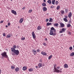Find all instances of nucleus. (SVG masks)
I'll list each match as a JSON object with an SVG mask.
<instances>
[{"instance_id":"49","label":"nucleus","mask_w":74,"mask_h":74,"mask_svg":"<svg viewBox=\"0 0 74 74\" xmlns=\"http://www.w3.org/2000/svg\"><path fill=\"white\" fill-rule=\"evenodd\" d=\"M8 25L9 26H10V25H11V24L10 23H8Z\"/></svg>"},{"instance_id":"11","label":"nucleus","mask_w":74,"mask_h":74,"mask_svg":"<svg viewBox=\"0 0 74 74\" xmlns=\"http://www.w3.org/2000/svg\"><path fill=\"white\" fill-rule=\"evenodd\" d=\"M27 70V67L26 66H23V71H25Z\"/></svg>"},{"instance_id":"20","label":"nucleus","mask_w":74,"mask_h":74,"mask_svg":"<svg viewBox=\"0 0 74 74\" xmlns=\"http://www.w3.org/2000/svg\"><path fill=\"white\" fill-rule=\"evenodd\" d=\"M42 64L41 63H39L38 64V66L39 67V68H40V67H42Z\"/></svg>"},{"instance_id":"58","label":"nucleus","mask_w":74,"mask_h":74,"mask_svg":"<svg viewBox=\"0 0 74 74\" xmlns=\"http://www.w3.org/2000/svg\"><path fill=\"white\" fill-rule=\"evenodd\" d=\"M17 48H19V46H17Z\"/></svg>"},{"instance_id":"5","label":"nucleus","mask_w":74,"mask_h":74,"mask_svg":"<svg viewBox=\"0 0 74 74\" xmlns=\"http://www.w3.org/2000/svg\"><path fill=\"white\" fill-rule=\"evenodd\" d=\"M16 48V46L15 45H14L13 46V47L11 48V51L15 50Z\"/></svg>"},{"instance_id":"33","label":"nucleus","mask_w":74,"mask_h":74,"mask_svg":"<svg viewBox=\"0 0 74 74\" xmlns=\"http://www.w3.org/2000/svg\"><path fill=\"white\" fill-rule=\"evenodd\" d=\"M60 9V6H58L56 8V9L57 10H58L59 9Z\"/></svg>"},{"instance_id":"43","label":"nucleus","mask_w":74,"mask_h":74,"mask_svg":"<svg viewBox=\"0 0 74 74\" xmlns=\"http://www.w3.org/2000/svg\"><path fill=\"white\" fill-rule=\"evenodd\" d=\"M68 33L69 34H70V35H71V32H68Z\"/></svg>"},{"instance_id":"51","label":"nucleus","mask_w":74,"mask_h":74,"mask_svg":"<svg viewBox=\"0 0 74 74\" xmlns=\"http://www.w3.org/2000/svg\"><path fill=\"white\" fill-rule=\"evenodd\" d=\"M45 41H47L48 40V39L47 38H45Z\"/></svg>"},{"instance_id":"24","label":"nucleus","mask_w":74,"mask_h":74,"mask_svg":"<svg viewBox=\"0 0 74 74\" xmlns=\"http://www.w3.org/2000/svg\"><path fill=\"white\" fill-rule=\"evenodd\" d=\"M52 25V23H47L46 26H50V25Z\"/></svg>"},{"instance_id":"53","label":"nucleus","mask_w":74,"mask_h":74,"mask_svg":"<svg viewBox=\"0 0 74 74\" xmlns=\"http://www.w3.org/2000/svg\"><path fill=\"white\" fill-rule=\"evenodd\" d=\"M25 7H23L22 8V10H25Z\"/></svg>"},{"instance_id":"44","label":"nucleus","mask_w":74,"mask_h":74,"mask_svg":"<svg viewBox=\"0 0 74 74\" xmlns=\"http://www.w3.org/2000/svg\"><path fill=\"white\" fill-rule=\"evenodd\" d=\"M64 17L65 18H66V19H67V18L68 16L67 15H65V16H64Z\"/></svg>"},{"instance_id":"28","label":"nucleus","mask_w":74,"mask_h":74,"mask_svg":"<svg viewBox=\"0 0 74 74\" xmlns=\"http://www.w3.org/2000/svg\"><path fill=\"white\" fill-rule=\"evenodd\" d=\"M55 0H52V4L54 5L55 4Z\"/></svg>"},{"instance_id":"9","label":"nucleus","mask_w":74,"mask_h":74,"mask_svg":"<svg viewBox=\"0 0 74 74\" xmlns=\"http://www.w3.org/2000/svg\"><path fill=\"white\" fill-rule=\"evenodd\" d=\"M41 29H42V28L41 27V26L39 25L37 27V30H41Z\"/></svg>"},{"instance_id":"26","label":"nucleus","mask_w":74,"mask_h":74,"mask_svg":"<svg viewBox=\"0 0 74 74\" xmlns=\"http://www.w3.org/2000/svg\"><path fill=\"white\" fill-rule=\"evenodd\" d=\"M63 20L64 21H65V22H68V20H67V19L66 18H63Z\"/></svg>"},{"instance_id":"10","label":"nucleus","mask_w":74,"mask_h":74,"mask_svg":"<svg viewBox=\"0 0 74 74\" xmlns=\"http://www.w3.org/2000/svg\"><path fill=\"white\" fill-rule=\"evenodd\" d=\"M60 25L61 26V27H64V24L60 23Z\"/></svg>"},{"instance_id":"1","label":"nucleus","mask_w":74,"mask_h":74,"mask_svg":"<svg viewBox=\"0 0 74 74\" xmlns=\"http://www.w3.org/2000/svg\"><path fill=\"white\" fill-rule=\"evenodd\" d=\"M50 32L49 33L50 35H53L55 36L56 35V29L54 28L53 27H51V28Z\"/></svg>"},{"instance_id":"19","label":"nucleus","mask_w":74,"mask_h":74,"mask_svg":"<svg viewBox=\"0 0 74 74\" xmlns=\"http://www.w3.org/2000/svg\"><path fill=\"white\" fill-rule=\"evenodd\" d=\"M41 54H42V55H45H45H47V53L43 52V51H42L41 52Z\"/></svg>"},{"instance_id":"25","label":"nucleus","mask_w":74,"mask_h":74,"mask_svg":"<svg viewBox=\"0 0 74 74\" xmlns=\"http://www.w3.org/2000/svg\"><path fill=\"white\" fill-rule=\"evenodd\" d=\"M47 3H49V4H51V0H49L47 1Z\"/></svg>"},{"instance_id":"3","label":"nucleus","mask_w":74,"mask_h":74,"mask_svg":"<svg viewBox=\"0 0 74 74\" xmlns=\"http://www.w3.org/2000/svg\"><path fill=\"white\" fill-rule=\"evenodd\" d=\"M2 57L5 58H8V55H7V52H4L1 54Z\"/></svg>"},{"instance_id":"12","label":"nucleus","mask_w":74,"mask_h":74,"mask_svg":"<svg viewBox=\"0 0 74 74\" xmlns=\"http://www.w3.org/2000/svg\"><path fill=\"white\" fill-rule=\"evenodd\" d=\"M34 70V69L33 68H31L29 69L28 70V71L29 72H32V71H33Z\"/></svg>"},{"instance_id":"61","label":"nucleus","mask_w":74,"mask_h":74,"mask_svg":"<svg viewBox=\"0 0 74 74\" xmlns=\"http://www.w3.org/2000/svg\"><path fill=\"white\" fill-rule=\"evenodd\" d=\"M18 28H19V26L18 27Z\"/></svg>"},{"instance_id":"52","label":"nucleus","mask_w":74,"mask_h":74,"mask_svg":"<svg viewBox=\"0 0 74 74\" xmlns=\"http://www.w3.org/2000/svg\"><path fill=\"white\" fill-rule=\"evenodd\" d=\"M57 69H60V67L59 66H58L57 68Z\"/></svg>"},{"instance_id":"62","label":"nucleus","mask_w":74,"mask_h":74,"mask_svg":"<svg viewBox=\"0 0 74 74\" xmlns=\"http://www.w3.org/2000/svg\"><path fill=\"white\" fill-rule=\"evenodd\" d=\"M60 0V1H62V0Z\"/></svg>"},{"instance_id":"23","label":"nucleus","mask_w":74,"mask_h":74,"mask_svg":"<svg viewBox=\"0 0 74 74\" xmlns=\"http://www.w3.org/2000/svg\"><path fill=\"white\" fill-rule=\"evenodd\" d=\"M42 5L43 7H46V6H47V5L46 4V3H42Z\"/></svg>"},{"instance_id":"2","label":"nucleus","mask_w":74,"mask_h":74,"mask_svg":"<svg viewBox=\"0 0 74 74\" xmlns=\"http://www.w3.org/2000/svg\"><path fill=\"white\" fill-rule=\"evenodd\" d=\"M12 52H14V54H12V55H17V56H18L19 54V51L18 50H12Z\"/></svg>"},{"instance_id":"6","label":"nucleus","mask_w":74,"mask_h":74,"mask_svg":"<svg viewBox=\"0 0 74 74\" xmlns=\"http://www.w3.org/2000/svg\"><path fill=\"white\" fill-rule=\"evenodd\" d=\"M62 69H60L59 70H55L53 72H56V73H62Z\"/></svg>"},{"instance_id":"38","label":"nucleus","mask_w":74,"mask_h":74,"mask_svg":"<svg viewBox=\"0 0 74 74\" xmlns=\"http://www.w3.org/2000/svg\"><path fill=\"white\" fill-rule=\"evenodd\" d=\"M32 10H29L28 12H29V13H30L32 12Z\"/></svg>"},{"instance_id":"56","label":"nucleus","mask_w":74,"mask_h":74,"mask_svg":"<svg viewBox=\"0 0 74 74\" xmlns=\"http://www.w3.org/2000/svg\"><path fill=\"white\" fill-rule=\"evenodd\" d=\"M35 67L36 69H38V66H36Z\"/></svg>"},{"instance_id":"59","label":"nucleus","mask_w":74,"mask_h":74,"mask_svg":"<svg viewBox=\"0 0 74 74\" xmlns=\"http://www.w3.org/2000/svg\"><path fill=\"white\" fill-rule=\"evenodd\" d=\"M6 27H8V25H6Z\"/></svg>"},{"instance_id":"60","label":"nucleus","mask_w":74,"mask_h":74,"mask_svg":"<svg viewBox=\"0 0 74 74\" xmlns=\"http://www.w3.org/2000/svg\"><path fill=\"white\" fill-rule=\"evenodd\" d=\"M6 51H8V49H6Z\"/></svg>"},{"instance_id":"22","label":"nucleus","mask_w":74,"mask_h":74,"mask_svg":"<svg viewBox=\"0 0 74 74\" xmlns=\"http://www.w3.org/2000/svg\"><path fill=\"white\" fill-rule=\"evenodd\" d=\"M54 25L55 27H58L59 25V24L58 23H54Z\"/></svg>"},{"instance_id":"35","label":"nucleus","mask_w":74,"mask_h":74,"mask_svg":"<svg viewBox=\"0 0 74 74\" xmlns=\"http://www.w3.org/2000/svg\"><path fill=\"white\" fill-rule=\"evenodd\" d=\"M39 62L40 63H42V60L40 59V60Z\"/></svg>"},{"instance_id":"29","label":"nucleus","mask_w":74,"mask_h":74,"mask_svg":"<svg viewBox=\"0 0 74 74\" xmlns=\"http://www.w3.org/2000/svg\"><path fill=\"white\" fill-rule=\"evenodd\" d=\"M60 12L62 14H64V11L63 10H61Z\"/></svg>"},{"instance_id":"17","label":"nucleus","mask_w":74,"mask_h":74,"mask_svg":"<svg viewBox=\"0 0 74 74\" xmlns=\"http://www.w3.org/2000/svg\"><path fill=\"white\" fill-rule=\"evenodd\" d=\"M23 18H22L20 20L19 22L20 23H22L23 22Z\"/></svg>"},{"instance_id":"8","label":"nucleus","mask_w":74,"mask_h":74,"mask_svg":"<svg viewBox=\"0 0 74 74\" xmlns=\"http://www.w3.org/2000/svg\"><path fill=\"white\" fill-rule=\"evenodd\" d=\"M11 12L12 14H14V15H16V11H15V10H12Z\"/></svg>"},{"instance_id":"46","label":"nucleus","mask_w":74,"mask_h":74,"mask_svg":"<svg viewBox=\"0 0 74 74\" xmlns=\"http://www.w3.org/2000/svg\"><path fill=\"white\" fill-rule=\"evenodd\" d=\"M4 22V21H1L0 22V23H3Z\"/></svg>"},{"instance_id":"45","label":"nucleus","mask_w":74,"mask_h":74,"mask_svg":"<svg viewBox=\"0 0 74 74\" xmlns=\"http://www.w3.org/2000/svg\"><path fill=\"white\" fill-rule=\"evenodd\" d=\"M3 36H5V33H3Z\"/></svg>"},{"instance_id":"14","label":"nucleus","mask_w":74,"mask_h":74,"mask_svg":"<svg viewBox=\"0 0 74 74\" xmlns=\"http://www.w3.org/2000/svg\"><path fill=\"white\" fill-rule=\"evenodd\" d=\"M43 11H46L47 10V8L45 7H43L42 8Z\"/></svg>"},{"instance_id":"57","label":"nucleus","mask_w":74,"mask_h":74,"mask_svg":"<svg viewBox=\"0 0 74 74\" xmlns=\"http://www.w3.org/2000/svg\"><path fill=\"white\" fill-rule=\"evenodd\" d=\"M1 70L0 69V74H1Z\"/></svg>"},{"instance_id":"13","label":"nucleus","mask_w":74,"mask_h":74,"mask_svg":"<svg viewBox=\"0 0 74 74\" xmlns=\"http://www.w3.org/2000/svg\"><path fill=\"white\" fill-rule=\"evenodd\" d=\"M71 16H72V13H71V12H70L69 13L68 17L69 18H71Z\"/></svg>"},{"instance_id":"36","label":"nucleus","mask_w":74,"mask_h":74,"mask_svg":"<svg viewBox=\"0 0 74 74\" xmlns=\"http://www.w3.org/2000/svg\"><path fill=\"white\" fill-rule=\"evenodd\" d=\"M43 45H44V46H47V44H46V43L44 42L43 43Z\"/></svg>"},{"instance_id":"18","label":"nucleus","mask_w":74,"mask_h":74,"mask_svg":"<svg viewBox=\"0 0 74 74\" xmlns=\"http://www.w3.org/2000/svg\"><path fill=\"white\" fill-rule=\"evenodd\" d=\"M32 51L33 52L34 55H36V54H37V53H36V51L33 49L32 50Z\"/></svg>"},{"instance_id":"47","label":"nucleus","mask_w":74,"mask_h":74,"mask_svg":"<svg viewBox=\"0 0 74 74\" xmlns=\"http://www.w3.org/2000/svg\"><path fill=\"white\" fill-rule=\"evenodd\" d=\"M49 21V19H47L46 20V22H48Z\"/></svg>"},{"instance_id":"40","label":"nucleus","mask_w":74,"mask_h":74,"mask_svg":"<svg viewBox=\"0 0 74 74\" xmlns=\"http://www.w3.org/2000/svg\"><path fill=\"white\" fill-rule=\"evenodd\" d=\"M55 66H56V65H55V66H54V69H55V70H58V69H56V67H55Z\"/></svg>"},{"instance_id":"16","label":"nucleus","mask_w":74,"mask_h":74,"mask_svg":"<svg viewBox=\"0 0 74 74\" xmlns=\"http://www.w3.org/2000/svg\"><path fill=\"white\" fill-rule=\"evenodd\" d=\"M15 71L16 72H17L18 71H19V69L18 67H16L15 69Z\"/></svg>"},{"instance_id":"7","label":"nucleus","mask_w":74,"mask_h":74,"mask_svg":"<svg viewBox=\"0 0 74 74\" xmlns=\"http://www.w3.org/2000/svg\"><path fill=\"white\" fill-rule=\"evenodd\" d=\"M32 35L34 39H35V38H36V34H35V33H34V32H32Z\"/></svg>"},{"instance_id":"42","label":"nucleus","mask_w":74,"mask_h":74,"mask_svg":"<svg viewBox=\"0 0 74 74\" xmlns=\"http://www.w3.org/2000/svg\"><path fill=\"white\" fill-rule=\"evenodd\" d=\"M69 49L70 50H72V49H73V47H69Z\"/></svg>"},{"instance_id":"63","label":"nucleus","mask_w":74,"mask_h":74,"mask_svg":"<svg viewBox=\"0 0 74 74\" xmlns=\"http://www.w3.org/2000/svg\"><path fill=\"white\" fill-rule=\"evenodd\" d=\"M12 0H11V1H12Z\"/></svg>"},{"instance_id":"4","label":"nucleus","mask_w":74,"mask_h":74,"mask_svg":"<svg viewBox=\"0 0 74 74\" xmlns=\"http://www.w3.org/2000/svg\"><path fill=\"white\" fill-rule=\"evenodd\" d=\"M66 30V29L64 28H62L61 30H60V32L59 33H64L65 32V31Z\"/></svg>"},{"instance_id":"48","label":"nucleus","mask_w":74,"mask_h":74,"mask_svg":"<svg viewBox=\"0 0 74 74\" xmlns=\"http://www.w3.org/2000/svg\"><path fill=\"white\" fill-rule=\"evenodd\" d=\"M37 52H39L40 51V50L37 49Z\"/></svg>"},{"instance_id":"41","label":"nucleus","mask_w":74,"mask_h":74,"mask_svg":"<svg viewBox=\"0 0 74 74\" xmlns=\"http://www.w3.org/2000/svg\"><path fill=\"white\" fill-rule=\"evenodd\" d=\"M25 37L22 38H21V40H25Z\"/></svg>"},{"instance_id":"39","label":"nucleus","mask_w":74,"mask_h":74,"mask_svg":"<svg viewBox=\"0 0 74 74\" xmlns=\"http://www.w3.org/2000/svg\"><path fill=\"white\" fill-rule=\"evenodd\" d=\"M55 4H56V5H57V4H58V1H56V2H55Z\"/></svg>"},{"instance_id":"31","label":"nucleus","mask_w":74,"mask_h":74,"mask_svg":"<svg viewBox=\"0 0 74 74\" xmlns=\"http://www.w3.org/2000/svg\"><path fill=\"white\" fill-rule=\"evenodd\" d=\"M70 26H71V25L70 24H68L67 25V27H70Z\"/></svg>"},{"instance_id":"30","label":"nucleus","mask_w":74,"mask_h":74,"mask_svg":"<svg viewBox=\"0 0 74 74\" xmlns=\"http://www.w3.org/2000/svg\"><path fill=\"white\" fill-rule=\"evenodd\" d=\"M74 52L71 53V54L70 55V56H74Z\"/></svg>"},{"instance_id":"27","label":"nucleus","mask_w":74,"mask_h":74,"mask_svg":"<svg viewBox=\"0 0 74 74\" xmlns=\"http://www.w3.org/2000/svg\"><path fill=\"white\" fill-rule=\"evenodd\" d=\"M52 55H50L48 58V60H50V59H51L52 58Z\"/></svg>"},{"instance_id":"34","label":"nucleus","mask_w":74,"mask_h":74,"mask_svg":"<svg viewBox=\"0 0 74 74\" xmlns=\"http://www.w3.org/2000/svg\"><path fill=\"white\" fill-rule=\"evenodd\" d=\"M65 12H66V13H67V12H68V9H65Z\"/></svg>"},{"instance_id":"15","label":"nucleus","mask_w":74,"mask_h":74,"mask_svg":"<svg viewBox=\"0 0 74 74\" xmlns=\"http://www.w3.org/2000/svg\"><path fill=\"white\" fill-rule=\"evenodd\" d=\"M11 37V35L10 34H9L8 35H7L6 38H10Z\"/></svg>"},{"instance_id":"21","label":"nucleus","mask_w":74,"mask_h":74,"mask_svg":"<svg viewBox=\"0 0 74 74\" xmlns=\"http://www.w3.org/2000/svg\"><path fill=\"white\" fill-rule=\"evenodd\" d=\"M64 68H68V65L67 64H66L64 65Z\"/></svg>"},{"instance_id":"32","label":"nucleus","mask_w":74,"mask_h":74,"mask_svg":"<svg viewBox=\"0 0 74 74\" xmlns=\"http://www.w3.org/2000/svg\"><path fill=\"white\" fill-rule=\"evenodd\" d=\"M11 68L12 70H13V69H15V67H14V66H11Z\"/></svg>"},{"instance_id":"54","label":"nucleus","mask_w":74,"mask_h":74,"mask_svg":"<svg viewBox=\"0 0 74 74\" xmlns=\"http://www.w3.org/2000/svg\"><path fill=\"white\" fill-rule=\"evenodd\" d=\"M43 1H44V3H45V2H46V0H44Z\"/></svg>"},{"instance_id":"50","label":"nucleus","mask_w":74,"mask_h":74,"mask_svg":"<svg viewBox=\"0 0 74 74\" xmlns=\"http://www.w3.org/2000/svg\"><path fill=\"white\" fill-rule=\"evenodd\" d=\"M71 23V20H70L69 22V23Z\"/></svg>"},{"instance_id":"37","label":"nucleus","mask_w":74,"mask_h":74,"mask_svg":"<svg viewBox=\"0 0 74 74\" xmlns=\"http://www.w3.org/2000/svg\"><path fill=\"white\" fill-rule=\"evenodd\" d=\"M52 18H51L49 20V22H52Z\"/></svg>"},{"instance_id":"55","label":"nucleus","mask_w":74,"mask_h":74,"mask_svg":"<svg viewBox=\"0 0 74 74\" xmlns=\"http://www.w3.org/2000/svg\"><path fill=\"white\" fill-rule=\"evenodd\" d=\"M51 8H53V6H51Z\"/></svg>"}]
</instances>
